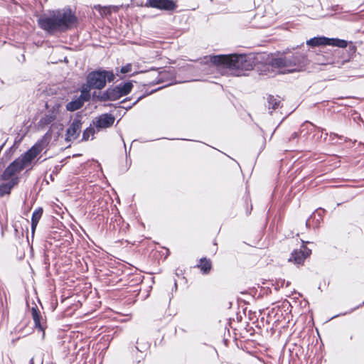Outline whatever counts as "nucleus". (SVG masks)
Instances as JSON below:
<instances>
[{
  "label": "nucleus",
  "mask_w": 364,
  "mask_h": 364,
  "mask_svg": "<svg viewBox=\"0 0 364 364\" xmlns=\"http://www.w3.org/2000/svg\"><path fill=\"white\" fill-rule=\"evenodd\" d=\"M209 58V61L218 68H225L230 70L235 76L245 75L246 71L254 69L257 65L262 60L265 62L262 67H257L261 72L267 74L270 69H284L282 73H292L300 72L305 69L309 60L304 53L295 52L282 55L279 57L269 56L267 54H259L252 56L246 54H219L210 55L204 57V59Z\"/></svg>",
  "instance_id": "f257e3e1"
},
{
  "label": "nucleus",
  "mask_w": 364,
  "mask_h": 364,
  "mask_svg": "<svg viewBox=\"0 0 364 364\" xmlns=\"http://www.w3.org/2000/svg\"><path fill=\"white\" fill-rule=\"evenodd\" d=\"M78 18L75 13L70 8L50 11L49 14H43L38 19L39 27L50 35L64 33L76 26Z\"/></svg>",
  "instance_id": "f03ea898"
},
{
  "label": "nucleus",
  "mask_w": 364,
  "mask_h": 364,
  "mask_svg": "<svg viewBox=\"0 0 364 364\" xmlns=\"http://www.w3.org/2000/svg\"><path fill=\"white\" fill-rule=\"evenodd\" d=\"M50 130H48L41 139L37 141L30 149L10 163L1 173L0 176L1 179L2 181H8L15 177L16 173L31 166L37 156L48 145L47 138L50 137Z\"/></svg>",
  "instance_id": "7ed1b4c3"
},
{
  "label": "nucleus",
  "mask_w": 364,
  "mask_h": 364,
  "mask_svg": "<svg viewBox=\"0 0 364 364\" xmlns=\"http://www.w3.org/2000/svg\"><path fill=\"white\" fill-rule=\"evenodd\" d=\"M114 80L115 74L113 70L98 68L88 73L85 82L90 87L102 90L106 87L107 82H113Z\"/></svg>",
  "instance_id": "20e7f679"
},
{
  "label": "nucleus",
  "mask_w": 364,
  "mask_h": 364,
  "mask_svg": "<svg viewBox=\"0 0 364 364\" xmlns=\"http://www.w3.org/2000/svg\"><path fill=\"white\" fill-rule=\"evenodd\" d=\"M82 112H77L75 114V118L71 122L69 127L66 129L65 140L70 142L72 140L77 139L81 132L82 122Z\"/></svg>",
  "instance_id": "39448f33"
},
{
  "label": "nucleus",
  "mask_w": 364,
  "mask_h": 364,
  "mask_svg": "<svg viewBox=\"0 0 364 364\" xmlns=\"http://www.w3.org/2000/svg\"><path fill=\"white\" fill-rule=\"evenodd\" d=\"M144 6L171 13L176 10L178 4L174 0H147Z\"/></svg>",
  "instance_id": "423d86ee"
},
{
  "label": "nucleus",
  "mask_w": 364,
  "mask_h": 364,
  "mask_svg": "<svg viewBox=\"0 0 364 364\" xmlns=\"http://www.w3.org/2000/svg\"><path fill=\"white\" fill-rule=\"evenodd\" d=\"M311 254V250L305 245H302L299 249H295L291 253L289 262H292L295 264H303L305 259Z\"/></svg>",
  "instance_id": "0eeeda50"
},
{
  "label": "nucleus",
  "mask_w": 364,
  "mask_h": 364,
  "mask_svg": "<svg viewBox=\"0 0 364 364\" xmlns=\"http://www.w3.org/2000/svg\"><path fill=\"white\" fill-rule=\"evenodd\" d=\"M115 120V117L110 113L102 114L92 121L93 125L97 130L111 127Z\"/></svg>",
  "instance_id": "6e6552de"
},
{
  "label": "nucleus",
  "mask_w": 364,
  "mask_h": 364,
  "mask_svg": "<svg viewBox=\"0 0 364 364\" xmlns=\"http://www.w3.org/2000/svg\"><path fill=\"white\" fill-rule=\"evenodd\" d=\"M325 210L322 208H318L314 212L306 221V226L308 228H318L323 220Z\"/></svg>",
  "instance_id": "1a4fd4ad"
},
{
  "label": "nucleus",
  "mask_w": 364,
  "mask_h": 364,
  "mask_svg": "<svg viewBox=\"0 0 364 364\" xmlns=\"http://www.w3.org/2000/svg\"><path fill=\"white\" fill-rule=\"evenodd\" d=\"M20 182V177L15 176L8 181L0 183V198H3L5 196L11 194L12 189L18 185Z\"/></svg>",
  "instance_id": "9d476101"
},
{
  "label": "nucleus",
  "mask_w": 364,
  "mask_h": 364,
  "mask_svg": "<svg viewBox=\"0 0 364 364\" xmlns=\"http://www.w3.org/2000/svg\"><path fill=\"white\" fill-rule=\"evenodd\" d=\"M105 102L116 101L121 98L118 89L116 85H109L104 90Z\"/></svg>",
  "instance_id": "9b49d317"
},
{
  "label": "nucleus",
  "mask_w": 364,
  "mask_h": 364,
  "mask_svg": "<svg viewBox=\"0 0 364 364\" xmlns=\"http://www.w3.org/2000/svg\"><path fill=\"white\" fill-rule=\"evenodd\" d=\"M133 82L127 80L116 85L121 97L128 95L132 92L134 87Z\"/></svg>",
  "instance_id": "f8f14e48"
},
{
  "label": "nucleus",
  "mask_w": 364,
  "mask_h": 364,
  "mask_svg": "<svg viewBox=\"0 0 364 364\" xmlns=\"http://www.w3.org/2000/svg\"><path fill=\"white\" fill-rule=\"evenodd\" d=\"M31 314L35 323V327L39 331H43L45 327L42 322V316L39 309L36 306L31 308Z\"/></svg>",
  "instance_id": "ddd939ff"
},
{
  "label": "nucleus",
  "mask_w": 364,
  "mask_h": 364,
  "mask_svg": "<svg viewBox=\"0 0 364 364\" xmlns=\"http://www.w3.org/2000/svg\"><path fill=\"white\" fill-rule=\"evenodd\" d=\"M173 70L169 69L168 70H164L159 72L157 78L155 80L149 82L148 85L152 86L168 81L169 76L173 75Z\"/></svg>",
  "instance_id": "4468645a"
},
{
  "label": "nucleus",
  "mask_w": 364,
  "mask_h": 364,
  "mask_svg": "<svg viewBox=\"0 0 364 364\" xmlns=\"http://www.w3.org/2000/svg\"><path fill=\"white\" fill-rule=\"evenodd\" d=\"M95 90L92 87H90L87 85V83H82L80 87V95L78 97L82 102L85 104V102H89L91 99V90Z\"/></svg>",
  "instance_id": "2eb2a0df"
},
{
  "label": "nucleus",
  "mask_w": 364,
  "mask_h": 364,
  "mask_svg": "<svg viewBox=\"0 0 364 364\" xmlns=\"http://www.w3.org/2000/svg\"><path fill=\"white\" fill-rule=\"evenodd\" d=\"M196 267L200 269L203 274H208L212 269V263L210 259L202 257Z\"/></svg>",
  "instance_id": "dca6fc26"
},
{
  "label": "nucleus",
  "mask_w": 364,
  "mask_h": 364,
  "mask_svg": "<svg viewBox=\"0 0 364 364\" xmlns=\"http://www.w3.org/2000/svg\"><path fill=\"white\" fill-rule=\"evenodd\" d=\"M306 44L311 48L321 46H327V37L316 36L311 38L306 41Z\"/></svg>",
  "instance_id": "f3484780"
},
{
  "label": "nucleus",
  "mask_w": 364,
  "mask_h": 364,
  "mask_svg": "<svg viewBox=\"0 0 364 364\" xmlns=\"http://www.w3.org/2000/svg\"><path fill=\"white\" fill-rule=\"evenodd\" d=\"M84 105L82 101L77 97L68 102L65 107L69 112H75L81 109Z\"/></svg>",
  "instance_id": "a211bd4d"
},
{
  "label": "nucleus",
  "mask_w": 364,
  "mask_h": 364,
  "mask_svg": "<svg viewBox=\"0 0 364 364\" xmlns=\"http://www.w3.org/2000/svg\"><path fill=\"white\" fill-rule=\"evenodd\" d=\"M327 46L338 48H346L348 46V41L343 39L327 37Z\"/></svg>",
  "instance_id": "6ab92c4d"
},
{
  "label": "nucleus",
  "mask_w": 364,
  "mask_h": 364,
  "mask_svg": "<svg viewBox=\"0 0 364 364\" xmlns=\"http://www.w3.org/2000/svg\"><path fill=\"white\" fill-rule=\"evenodd\" d=\"M267 105H266L269 109H276L279 107L281 101L275 98L273 95H268L267 98Z\"/></svg>",
  "instance_id": "aec40b11"
},
{
  "label": "nucleus",
  "mask_w": 364,
  "mask_h": 364,
  "mask_svg": "<svg viewBox=\"0 0 364 364\" xmlns=\"http://www.w3.org/2000/svg\"><path fill=\"white\" fill-rule=\"evenodd\" d=\"M93 102H105V92L104 90H100L94 91L91 93V99Z\"/></svg>",
  "instance_id": "412c9836"
},
{
  "label": "nucleus",
  "mask_w": 364,
  "mask_h": 364,
  "mask_svg": "<svg viewBox=\"0 0 364 364\" xmlns=\"http://www.w3.org/2000/svg\"><path fill=\"white\" fill-rule=\"evenodd\" d=\"M55 119V116L53 114H45L39 120V125L41 127H45L50 124Z\"/></svg>",
  "instance_id": "4be33fe9"
},
{
  "label": "nucleus",
  "mask_w": 364,
  "mask_h": 364,
  "mask_svg": "<svg viewBox=\"0 0 364 364\" xmlns=\"http://www.w3.org/2000/svg\"><path fill=\"white\" fill-rule=\"evenodd\" d=\"M95 133V129L92 127V124H90V127H87L82 132V137L81 141H88L90 136H93Z\"/></svg>",
  "instance_id": "5701e85b"
},
{
  "label": "nucleus",
  "mask_w": 364,
  "mask_h": 364,
  "mask_svg": "<svg viewBox=\"0 0 364 364\" xmlns=\"http://www.w3.org/2000/svg\"><path fill=\"white\" fill-rule=\"evenodd\" d=\"M115 70H116V72L114 73L115 77L117 75H119V73H122V74H124L125 75V74H127V73L132 72V63H127V65L121 67L120 68H116Z\"/></svg>",
  "instance_id": "b1692460"
},
{
  "label": "nucleus",
  "mask_w": 364,
  "mask_h": 364,
  "mask_svg": "<svg viewBox=\"0 0 364 364\" xmlns=\"http://www.w3.org/2000/svg\"><path fill=\"white\" fill-rule=\"evenodd\" d=\"M43 213V208L38 207V208H36L32 213L31 222L38 223L40 219L42 217Z\"/></svg>",
  "instance_id": "393cba45"
},
{
  "label": "nucleus",
  "mask_w": 364,
  "mask_h": 364,
  "mask_svg": "<svg viewBox=\"0 0 364 364\" xmlns=\"http://www.w3.org/2000/svg\"><path fill=\"white\" fill-rule=\"evenodd\" d=\"M43 356H44V354L43 353L34 355L33 357H32L30 359L29 364H36V363L43 364Z\"/></svg>",
  "instance_id": "a878e982"
},
{
  "label": "nucleus",
  "mask_w": 364,
  "mask_h": 364,
  "mask_svg": "<svg viewBox=\"0 0 364 364\" xmlns=\"http://www.w3.org/2000/svg\"><path fill=\"white\" fill-rule=\"evenodd\" d=\"M172 85V82H169L168 84H167V85H165V86L159 87H158V88H156V89H154V90H152L149 91V92L146 91L143 95H140V96L136 99V102H139L140 100H142V99H144V97H147V96H149V95H151V94H153V93H154V92H157V91H159V90H161L162 88H164V87H166V86H168V85Z\"/></svg>",
  "instance_id": "bb28decb"
},
{
  "label": "nucleus",
  "mask_w": 364,
  "mask_h": 364,
  "mask_svg": "<svg viewBox=\"0 0 364 364\" xmlns=\"http://www.w3.org/2000/svg\"><path fill=\"white\" fill-rule=\"evenodd\" d=\"M363 306H364V301L362 304H359V305H358V306L350 309L349 311H345V312H342V313H340V314H338L337 315L333 316V317H331V319L337 318L338 316H346L347 314H351L352 312H353L356 309H358L359 308L362 307Z\"/></svg>",
  "instance_id": "cd10ccee"
},
{
  "label": "nucleus",
  "mask_w": 364,
  "mask_h": 364,
  "mask_svg": "<svg viewBox=\"0 0 364 364\" xmlns=\"http://www.w3.org/2000/svg\"><path fill=\"white\" fill-rule=\"evenodd\" d=\"M43 264H45L44 269L46 272V275L48 277L50 275V260L48 255L44 252L43 254Z\"/></svg>",
  "instance_id": "c85d7f7f"
},
{
  "label": "nucleus",
  "mask_w": 364,
  "mask_h": 364,
  "mask_svg": "<svg viewBox=\"0 0 364 364\" xmlns=\"http://www.w3.org/2000/svg\"><path fill=\"white\" fill-rule=\"evenodd\" d=\"M139 102H136V100L131 105H121V107L122 109H124L126 110H129L130 109H132L134 105H136Z\"/></svg>",
  "instance_id": "c756f323"
},
{
  "label": "nucleus",
  "mask_w": 364,
  "mask_h": 364,
  "mask_svg": "<svg viewBox=\"0 0 364 364\" xmlns=\"http://www.w3.org/2000/svg\"><path fill=\"white\" fill-rule=\"evenodd\" d=\"M105 107H114V108H119L121 107L120 103H107L104 105Z\"/></svg>",
  "instance_id": "7c9ffc66"
},
{
  "label": "nucleus",
  "mask_w": 364,
  "mask_h": 364,
  "mask_svg": "<svg viewBox=\"0 0 364 364\" xmlns=\"http://www.w3.org/2000/svg\"><path fill=\"white\" fill-rule=\"evenodd\" d=\"M285 284V280H281L280 282H278L277 285L275 286L274 289L278 291L281 287H283Z\"/></svg>",
  "instance_id": "2f4dec72"
},
{
  "label": "nucleus",
  "mask_w": 364,
  "mask_h": 364,
  "mask_svg": "<svg viewBox=\"0 0 364 364\" xmlns=\"http://www.w3.org/2000/svg\"><path fill=\"white\" fill-rule=\"evenodd\" d=\"M37 225H38L37 223L31 222V235H32V237H33V235H34L35 230L36 229Z\"/></svg>",
  "instance_id": "473e14b6"
},
{
  "label": "nucleus",
  "mask_w": 364,
  "mask_h": 364,
  "mask_svg": "<svg viewBox=\"0 0 364 364\" xmlns=\"http://www.w3.org/2000/svg\"><path fill=\"white\" fill-rule=\"evenodd\" d=\"M299 137V134L297 132H293L291 134V136L289 137V140H294L295 139H297Z\"/></svg>",
  "instance_id": "72a5a7b5"
},
{
  "label": "nucleus",
  "mask_w": 364,
  "mask_h": 364,
  "mask_svg": "<svg viewBox=\"0 0 364 364\" xmlns=\"http://www.w3.org/2000/svg\"><path fill=\"white\" fill-rule=\"evenodd\" d=\"M146 348V346H141V347H139V346H134V349L136 350V351H140V352H143L144 350Z\"/></svg>",
  "instance_id": "f704fd0d"
},
{
  "label": "nucleus",
  "mask_w": 364,
  "mask_h": 364,
  "mask_svg": "<svg viewBox=\"0 0 364 364\" xmlns=\"http://www.w3.org/2000/svg\"><path fill=\"white\" fill-rule=\"evenodd\" d=\"M132 99V97H126L124 98V100H122L119 103H120V105L122 104H126L127 102L128 101H130Z\"/></svg>",
  "instance_id": "c9c22d12"
},
{
  "label": "nucleus",
  "mask_w": 364,
  "mask_h": 364,
  "mask_svg": "<svg viewBox=\"0 0 364 364\" xmlns=\"http://www.w3.org/2000/svg\"><path fill=\"white\" fill-rule=\"evenodd\" d=\"M17 148L16 146H15V144H13L9 149H8V151L9 152H13L16 150V149Z\"/></svg>",
  "instance_id": "e433bc0d"
},
{
  "label": "nucleus",
  "mask_w": 364,
  "mask_h": 364,
  "mask_svg": "<svg viewBox=\"0 0 364 364\" xmlns=\"http://www.w3.org/2000/svg\"><path fill=\"white\" fill-rule=\"evenodd\" d=\"M21 139L22 138H20V139L16 138L14 144H15V146H16L17 144L20 143L21 141Z\"/></svg>",
  "instance_id": "4c0bfd02"
},
{
  "label": "nucleus",
  "mask_w": 364,
  "mask_h": 364,
  "mask_svg": "<svg viewBox=\"0 0 364 364\" xmlns=\"http://www.w3.org/2000/svg\"><path fill=\"white\" fill-rule=\"evenodd\" d=\"M173 288L175 289L176 291L177 290V282H176V280L174 281Z\"/></svg>",
  "instance_id": "58836bf2"
},
{
  "label": "nucleus",
  "mask_w": 364,
  "mask_h": 364,
  "mask_svg": "<svg viewBox=\"0 0 364 364\" xmlns=\"http://www.w3.org/2000/svg\"><path fill=\"white\" fill-rule=\"evenodd\" d=\"M252 210V205H251V207H250V210H247V215L250 214V213H251V210Z\"/></svg>",
  "instance_id": "ea45409f"
},
{
  "label": "nucleus",
  "mask_w": 364,
  "mask_h": 364,
  "mask_svg": "<svg viewBox=\"0 0 364 364\" xmlns=\"http://www.w3.org/2000/svg\"><path fill=\"white\" fill-rule=\"evenodd\" d=\"M343 98H344L343 97H338V98H336L335 100H342V99H343Z\"/></svg>",
  "instance_id": "a19ab883"
},
{
  "label": "nucleus",
  "mask_w": 364,
  "mask_h": 364,
  "mask_svg": "<svg viewBox=\"0 0 364 364\" xmlns=\"http://www.w3.org/2000/svg\"><path fill=\"white\" fill-rule=\"evenodd\" d=\"M228 306H229V307H228V308H231V306H232V302H229Z\"/></svg>",
  "instance_id": "79ce46f5"
},
{
  "label": "nucleus",
  "mask_w": 364,
  "mask_h": 364,
  "mask_svg": "<svg viewBox=\"0 0 364 364\" xmlns=\"http://www.w3.org/2000/svg\"><path fill=\"white\" fill-rule=\"evenodd\" d=\"M289 284H290V282H287L286 287H288Z\"/></svg>",
  "instance_id": "37998d69"
},
{
  "label": "nucleus",
  "mask_w": 364,
  "mask_h": 364,
  "mask_svg": "<svg viewBox=\"0 0 364 364\" xmlns=\"http://www.w3.org/2000/svg\"><path fill=\"white\" fill-rule=\"evenodd\" d=\"M14 230H15V232H18V230H17L16 227V226H14Z\"/></svg>",
  "instance_id": "c03bdc74"
},
{
  "label": "nucleus",
  "mask_w": 364,
  "mask_h": 364,
  "mask_svg": "<svg viewBox=\"0 0 364 364\" xmlns=\"http://www.w3.org/2000/svg\"><path fill=\"white\" fill-rule=\"evenodd\" d=\"M136 73H134L130 75V76H134Z\"/></svg>",
  "instance_id": "a18cd8bd"
},
{
  "label": "nucleus",
  "mask_w": 364,
  "mask_h": 364,
  "mask_svg": "<svg viewBox=\"0 0 364 364\" xmlns=\"http://www.w3.org/2000/svg\"><path fill=\"white\" fill-rule=\"evenodd\" d=\"M78 156V154H73V157H75V156Z\"/></svg>",
  "instance_id": "49530a36"
}]
</instances>
